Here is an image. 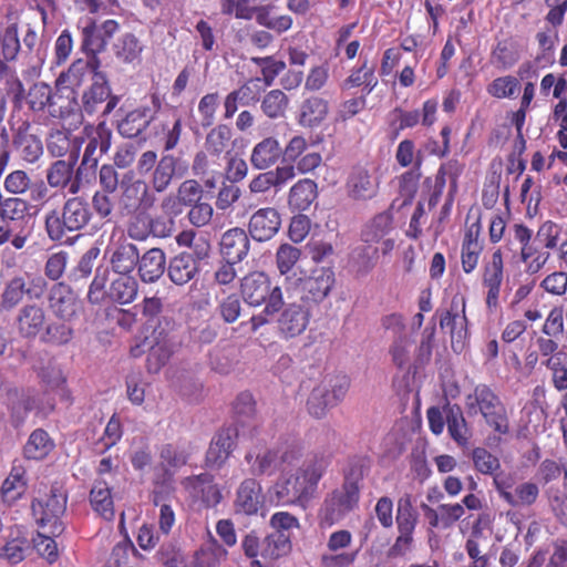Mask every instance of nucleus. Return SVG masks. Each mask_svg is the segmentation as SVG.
<instances>
[{
	"instance_id": "nucleus-24",
	"label": "nucleus",
	"mask_w": 567,
	"mask_h": 567,
	"mask_svg": "<svg viewBox=\"0 0 567 567\" xmlns=\"http://www.w3.org/2000/svg\"><path fill=\"white\" fill-rule=\"evenodd\" d=\"M265 505L261 484L256 477H246L239 483L234 508L237 514L256 515Z\"/></svg>"
},
{
	"instance_id": "nucleus-12",
	"label": "nucleus",
	"mask_w": 567,
	"mask_h": 567,
	"mask_svg": "<svg viewBox=\"0 0 567 567\" xmlns=\"http://www.w3.org/2000/svg\"><path fill=\"white\" fill-rule=\"evenodd\" d=\"M505 277L503 249L496 248L489 259H485L481 271V286L484 302L489 313H495L501 307V296Z\"/></svg>"
},
{
	"instance_id": "nucleus-26",
	"label": "nucleus",
	"mask_w": 567,
	"mask_h": 567,
	"mask_svg": "<svg viewBox=\"0 0 567 567\" xmlns=\"http://www.w3.org/2000/svg\"><path fill=\"white\" fill-rule=\"evenodd\" d=\"M482 224L477 219L465 228L461 246V264L463 272L475 271L484 251V241L481 240Z\"/></svg>"
},
{
	"instance_id": "nucleus-34",
	"label": "nucleus",
	"mask_w": 567,
	"mask_h": 567,
	"mask_svg": "<svg viewBox=\"0 0 567 567\" xmlns=\"http://www.w3.org/2000/svg\"><path fill=\"white\" fill-rule=\"evenodd\" d=\"M249 247V237L246 230L239 227L227 229L219 241L220 254L233 262H239L246 258Z\"/></svg>"
},
{
	"instance_id": "nucleus-25",
	"label": "nucleus",
	"mask_w": 567,
	"mask_h": 567,
	"mask_svg": "<svg viewBox=\"0 0 567 567\" xmlns=\"http://www.w3.org/2000/svg\"><path fill=\"white\" fill-rule=\"evenodd\" d=\"M281 217L276 207H261L252 213L248 221V234L256 241H268L280 229Z\"/></svg>"
},
{
	"instance_id": "nucleus-43",
	"label": "nucleus",
	"mask_w": 567,
	"mask_h": 567,
	"mask_svg": "<svg viewBox=\"0 0 567 567\" xmlns=\"http://www.w3.org/2000/svg\"><path fill=\"white\" fill-rule=\"evenodd\" d=\"M138 266V249L135 244L120 243L111 252V268L118 275H131Z\"/></svg>"
},
{
	"instance_id": "nucleus-3",
	"label": "nucleus",
	"mask_w": 567,
	"mask_h": 567,
	"mask_svg": "<svg viewBox=\"0 0 567 567\" xmlns=\"http://www.w3.org/2000/svg\"><path fill=\"white\" fill-rule=\"evenodd\" d=\"M514 241L520 245V261L526 272H540L550 258V250L560 247L561 226L554 220L542 223L534 236V230L524 223H514L509 228Z\"/></svg>"
},
{
	"instance_id": "nucleus-55",
	"label": "nucleus",
	"mask_w": 567,
	"mask_h": 567,
	"mask_svg": "<svg viewBox=\"0 0 567 567\" xmlns=\"http://www.w3.org/2000/svg\"><path fill=\"white\" fill-rule=\"evenodd\" d=\"M492 62L501 70H509L519 61V50L512 39L497 41L491 51Z\"/></svg>"
},
{
	"instance_id": "nucleus-47",
	"label": "nucleus",
	"mask_w": 567,
	"mask_h": 567,
	"mask_svg": "<svg viewBox=\"0 0 567 567\" xmlns=\"http://www.w3.org/2000/svg\"><path fill=\"white\" fill-rule=\"evenodd\" d=\"M54 447V440L49 436L48 431L37 429L32 431L28 441L22 447V454L30 461H42Z\"/></svg>"
},
{
	"instance_id": "nucleus-22",
	"label": "nucleus",
	"mask_w": 567,
	"mask_h": 567,
	"mask_svg": "<svg viewBox=\"0 0 567 567\" xmlns=\"http://www.w3.org/2000/svg\"><path fill=\"white\" fill-rule=\"evenodd\" d=\"M311 312L305 303L290 302L285 306L278 318V332L286 339L302 334L310 324Z\"/></svg>"
},
{
	"instance_id": "nucleus-36",
	"label": "nucleus",
	"mask_w": 567,
	"mask_h": 567,
	"mask_svg": "<svg viewBox=\"0 0 567 567\" xmlns=\"http://www.w3.org/2000/svg\"><path fill=\"white\" fill-rule=\"evenodd\" d=\"M154 121V114L148 106H138L131 110L117 123V132L126 138L140 137Z\"/></svg>"
},
{
	"instance_id": "nucleus-59",
	"label": "nucleus",
	"mask_w": 567,
	"mask_h": 567,
	"mask_svg": "<svg viewBox=\"0 0 567 567\" xmlns=\"http://www.w3.org/2000/svg\"><path fill=\"white\" fill-rule=\"evenodd\" d=\"M420 110H405L400 106L394 107L388 114V122L393 131V136H400L401 131L408 127H414L420 123Z\"/></svg>"
},
{
	"instance_id": "nucleus-10",
	"label": "nucleus",
	"mask_w": 567,
	"mask_h": 567,
	"mask_svg": "<svg viewBox=\"0 0 567 567\" xmlns=\"http://www.w3.org/2000/svg\"><path fill=\"white\" fill-rule=\"evenodd\" d=\"M396 527L399 535L388 550L389 557H404L413 547V533L419 523V513L413 506V496L410 493L403 494L398 498Z\"/></svg>"
},
{
	"instance_id": "nucleus-21",
	"label": "nucleus",
	"mask_w": 567,
	"mask_h": 567,
	"mask_svg": "<svg viewBox=\"0 0 567 567\" xmlns=\"http://www.w3.org/2000/svg\"><path fill=\"white\" fill-rule=\"evenodd\" d=\"M379 181L369 168L354 166L349 171L344 189L349 199L364 202L372 199L379 193Z\"/></svg>"
},
{
	"instance_id": "nucleus-23",
	"label": "nucleus",
	"mask_w": 567,
	"mask_h": 567,
	"mask_svg": "<svg viewBox=\"0 0 567 567\" xmlns=\"http://www.w3.org/2000/svg\"><path fill=\"white\" fill-rule=\"evenodd\" d=\"M47 324V312L41 305L27 303L18 310L14 328L23 340H35Z\"/></svg>"
},
{
	"instance_id": "nucleus-41",
	"label": "nucleus",
	"mask_w": 567,
	"mask_h": 567,
	"mask_svg": "<svg viewBox=\"0 0 567 567\" xmlns=\"http://www.w3.org/2000/svg\"><path fill=\"white\" fill-rule=\"evenodd\" d=\"M281 154L282 148L277 138L266 137L254 146L250 154V163L256 169H268L278 162Z\"/></svg>"
},
{
	"instance_id": "nucleus-15",
	"label": "nucleus",
	"mask_w": 567,
	"mask_h": 567,
	"mask_svg": "<svg viewBox=\"0 0 567 567\" xmlns=\"http://www.w3.org/2000/svg\"><path fill=\"white\" fill-rule=\"evenodd\" d=\"M118 104L117 95H112L105 73H97L92 85L82 94L81 110L86 115L101 111L103 116L111 114Z\"/></svg>"
},
{
	"instance_id": "nucleus-6",
	"label": "nucleus",
	"mask_w": 567,
	"mask_h": 567,
	"mask_svg": "<svg viewBox=\"0 0 567 567\" xmlns=\"http://www.w3.org/2000/svg\"><path fill=\"white\" fill-rule=\"evenodd\" d=\"M464 405L470 416L481 415L494 432L509 433L508 411L491 385L476 384L465 396Z\"/></svg>"
},
{
	"instance_id": "nucleus-42",
	"label": "nucleus",
	"mask_w": 567,
	"mask_h": 567,
	"mask_svg": "<svg viewBox=\"0 0 567 567\" xmlns=\"http://www.w3.org/2000/svg\"><path fill=\"white\" fill-rule=\"evenodd\" d=\"M233 131L227 124H217L209 131L205 138V148L208 150L210 158L220 163L223 155L231 153Z\"/></svg>"
},
{
	"instance_id": "nucleus-64",
	"label": "nucleus",
	"mask_w": 567,
	"mask_h": 567,
	"mask_svg": "<svg viewBox=\"0 0 567 567\" xmlns=\"http://www.w3.org/2000/svg\"><path fill=\"white\" fill-rule=\"evenodd\" d=\"M255 18L259 25L271 29L278 34L289 31L292 25L290 16H271L267 8L257 9Z\"/></svg>"
},
{
	"instance_id": "nucleus-18",
	"label": "nucleus",
	"mask_w": 567,
	"mask_h": 567,
	"mask_svg": "<svg viewBox=\"0 0 567 567\" xmlns=\"http://www.w3.org/2000/svg\"><path fill=\"white\" fill-rule=\"evenodd\" d=\"M120 23L115 19H105L97 24L94 18H86L81 27V49L84 52H103L115 34L120 32Z\"/></svg>"
},
{
	"instance_id": "nucleus-54",
	"label": "nucleus",
	"mask_w": 567,
	"mask_h": 567,
	"mask_svg": "<svg viewBox=\"0 0 567 567\" xmlns=\"http://www.w3.org/2000/svg\"><path fill=\"white\" fill-rule=\"evenodd\" d=\"M2 83L6 85L7 94L11 97L13 110L21 109L24 99L23 82L6 61L0 60V84Z\"/></svg>"
},
{
	"instance_id": "nucleus-13",
	"label": "nucleus",
	"mask_w": 567,
	"mask_h": 567,
	"mask_svg": "<svg viewBox=\"0 0 567 567\" xmlns=\"http://www.w3.org/2000/svg\"><path fill=\"white\" fill-rule=\"evenodd\" d=\"M68 496L60 489H51L44 498L32 501L31 511L34 515L38 526L41 528L50 527V534L61 535L63 525L61 516L66 512Z\"/></svg>"
},
{
	"instance_id": "nucleus-9",
	"label": "nucleus",
	"mask_w": 567,
	"mask_h": 567,
	"mask_svg": "<svg viewBox=\"0 0 567 567\" xmlns=\"http://www.w3.org/2000/svg\"><path fill=\"white\" fill-rule=\"evenodd\" d=\"M360 493L359 478L346 476L340 488L326 495L323 504L319 509L321 520L329 526L341 520L346 514H349L358 506Z\"/></svg>"
},
{
	"instance_id": "nucleus-30",
	"label": "nucleus",
	"mask_w": 567,
	"mask_h": 567,
	"mask_svg": "<svg viewBox=\"0 0 567 567\" xmlns=\"http://www.w3.org/2000/svg\"><path fill=\"white\" fill-rule=\"evenodd\" d=\"M49 307L56 318L68 321L79 310V301L72 288L65 282L52 285L48 296Z\"/></svg>"
},
{
	"instance_id": "nucleus-63",
	"label": "nucleus",
	"mask_w": 567,
	"mask_h": 567,
	"mask_svg": "<svg viewBox=\"0 0 567 567\" xmlns=\"http://www.w3.org/2000/svg\"><path fill=\"white\" fill-rule=\"evenodd\" d=\"M250 61L258 65L260 69L261 78L260 81L265 84V86H271L281 72L286 69L285 61L276 60L272 55L266 56H251Z\"/></svg>"
},
{
	"instance_id": "nucleus-16",
	"label": "nucleus",
	"mask_w": 567,
	"mask_h": 567,
	"mask_svg": "<svg viewBox=\"0 0 567 567\" xmlns=\"http://www.w3.org/2000/svg\"><path fill=\"white\" fill-rule=\"evenodd\" d=\"M120 189L118 205L125 215L154 205V197L148 185L144 181L136 179L132 171L123 175Z\"/></svg>"
},
{
	"instance_id": "nucleus-56",
	"label": "nucleus",
	"mask_w": 567,
	"mask_h": 567,
	"mask_svg": "<svg viewBox=\"0 0 567 567\" xmlns=\"http://www.w3.org/2000/svg\"><path fill=\"white\" fill-rule=\"evenodd\" d=\"M25 295H30V288H27L23 276H16L6 284L2 290L0 308L6 311L14 309Z\"/></svg>"
},
{
	"instance_id": "nucleus-29",
	"label": "nucleus",
	"mask_w": 567,
	"mask_h": 567,
	"mask_svg": "<svg viewBox=\"0 0 567 567\" xmlns=\"http://www.w3.org/2000/svg\"><path fill=\"white\" fill-rule=\"evenodd\" d=\"M183 485L190 496L200 499L205 507H215L221 502L219 485L215 483V476L209 473L188 476Z\"/></svg>"
},
{
	"instance_id": "nucleus-35",
	"label": "nucleus",
	"mask_w": 567,
	"mask_h": 567,
	"mask_svg": "<svg viewBox=\"0 0 567 567\" xmlns=\"http://www.w3.org/2000/svg\"><path fill=\"white\" fill-rule=\"evenodd\" d=\"M6 403L12 416L23 420L30 411L40 410V400L37 390L28 388L19 390L17 386L6 391Z\"/></svg>"
},
{
	"instance_id": "nucleus-60",
	"label": "nucleus",
	"mask_w": 567,
	"mask_h": 567,
	"mask_svg": "<svg viewBox=\"0 0 567 567\" xmlns=\"http://www.w3.org/2000/svg\"><path fill=\"white\" fill-rule=\"evenodd\" d=\"M288 104L289 99L284 91H280V89H271V91L266 93L262 97L260 109L266 116L278 118L285 116Z\"/></svg>"
},
{
	"instance_id": "nucleus-28",
	"label": "nucleus",
	"mask_w": 567,
	"mask_h": 567,
	"mask_svg": "<svg viewBox=\"0 0 567 567\" xmlns=\"http://www.w3.org/2000/svg\"><path fill=\"white\" fill-rule=\"evenodd\" d=\"M238 431L231 427L220 429L215 433L206 453V465L220 468L234 453L237 445Z\"/></svg>"
},
{
	"instance_id": "nucleus-48",
	"label": "nucleus",
	"mask_w": 567,
	"mask_h": 567,
	"mask_svg": "<svg viewBox=\"0 0 567 567\" xmlns=\"http://www.w3.org/2000/svg\"><path fill=\"white\" fill-rule=\"evenodd\" d=\"M76 163L78 161L73 159H58L51 163L47 168V184L59 189L66 187L70 192L75 177L74 166Z\"/></svg>"
},
{
	"instance_id": "nucleus-27",
	"label": "nucleus",
	"mask_w": 567,
	"mask_h": 567,
	"mask_svg": "<svg viewBox=\"0 0 567 567\" xmlns=\"http://www.w3.org/2000/svg\"><path fill=\"white\" fill-rule=\"evenodd\" d=\"M208 245L202 250H196L197 258L189 251H182L172 259L167 266L168 279L176 285H184L194 279L199 271L198 259L206 257Z\"/></svg>"
},
{
	"instance_id": "nucleus-58",
	"label": "nucleus",
	"mask_w": 567,
	"mask_h": 567,
	"mask_svg": "<svg viewBox=\"0 0 567 567\" xmlns=\"http://www.w3.org/2000/svg\"><path fill=\"white\" fill-rule=\"evenodd\" d=\"M151 207L140 208L130 215L127 223V235L136 241H145L152 236V215L148 213Z\"/></svg>"
},
{
	"instance_id": "nucleus-61",
	"label": "nucleus",
	"mask_w": 567,
	"mask_h": 567,
	"mask_svg": "<svg viewBox=\"0 0 567 567\" xmlns=\"http://www.w3.org/2000/svg\"><path fill=\"white\" fill-rule=\"evenodd\" d=\"M53 89L47 83L39 82L29 86V92L24 93L29 109L32 111H42L53 104Z\"/></svg>"
},
{
	"instance_id": "nucleus-53",
	"label": "nucleus",
	"mask_w": 567,
	"mask_h": 567,
	"mask_svg": "<svg viewBox=\"0 0 567 567\" xmlns=\"http://www.w3.org/2000/svg\"><path fill=\"white\" fill-rule=\"evenodd\" d=\"M176 163L177 159L172 154L162 155L159 161L156 159V166L151 178V184L156 192L161 193L167 189L176 174Z\"/></svg>"
},
{
	"instance_id": "nucleus-32",
	"label": "nucleus",
	"mask_w": 567,
	"mask_h": 567,
	"mask_svg": "<svg viewBox=\"0 0 567 567\" xmlns=\"http://www.w3.org/2000/svg\"><path fill=\"white\" fill-rule=\"evenodd\" d=\"M47 150L56 158L66 156V159L79 161L81 155V142L69 130H53L47 137Z\"/></svg>"
},
{
	"instance_id": "nucleus-20",
	"label": "nucleus",
	"mask_w": 567,
	"mask_h": 567,
	"mask_svg": "<svg viewBox=\"0 0 567 567\" xmlns=\"http://www.w3.org/2000/svg\"><path fill=\"white\" fill-rule=\"evenodd\" d=\"M2 532L3 543L0 545V559L11 566H17L27 558L30 549L27 529L22 525H11Z\"/></svg>"
},
{
	"instance_id": "nucleus-45",
	"label": "nucleus",
	"mask_w": 567,
	"mask_h": 567,
	"mask_svg": "<svg viewBox=\"0 0 567 567\" xmlns=\"http://www.w3.org/2000/svg\"><path fill=\"white\" fill-rule=\"evenodd\" d=\"M233 411L236 422L240 425H249L250 434L260 430V421L257 416L256 401L249 392H241L233 402Z\"/></svg>"
},
{
	"instance_id": "nucleus-11",
	"label": "nucleus",
	"mask_w": 567,
	"mask_h": 567,
	"mask_svg": "<svg viewBox=\"0 0 567 567\" xmlns=\"http://www.w3.org/2000/svg\"><path fill=\"white\" fill-rule=\"evenodd\" d=\"M9 130L12 133V144L21 159L30 164L37 163L43 154L42 140L32 132L30 117L22 114L21 109L11 111Z\"/></svg>"
},
{
	"instance_id": "nucleus-49",
	"label": "nucleus",
	"mask_w": 567,
	"mask_h": 567,
	"mask_svg": "<svg viewBox=\"0 0 567 567\" xmlns=\"http://www.w3.org/2000/svg\"><path fill=\"white\" fill-rule=\"evenodd\" d=\"M393 229V214L382 212L370 219L361 230L362 241L368 244L379 243Z\"/></svg>"
},
{
	"instance_id": "nucleus-17",
	"label": "nucleus",
	"mask_w": 567,
	"mask_h": 567,
	"mask_svg": "<svg viewBox=\"0 0 567 567\" xmlns=\"http://www.w3.org/2000/svg\"><path fill=\"white\" fill-rule=\"evenodd\" d=\"M30 200L23 197H2L0 202V246L9 243L16 228L21 227L30 215Z\"/></svg>"
},
{
	"instance_id": "nucleus-57",
	"label": "nucleus",
	"mask_w": 567,
	"mask_h": 567,
	"mask_svg": "<svg viewBox=\"0 0 567 567\" xmlns=\"http://www.w3.org/2000/svg\"><path fill=\"white\" fill-rule=\"evenodd\" d=\"M394 158L402 168H422L424 154L413 140L404 138L398 144Z\"/></svg>"
},
{
	"instance_id": "nucleus-46",
	"label": "nucleus",
	"mask_w": 567,
	"mask_h": 567,
	"mask_svg": "<svg viewBox=\"0 0 567 567\" xmlns=\"http://www.w3.org/2000/svg\"><path fill=\"white\" fill-rule=\"evenodd\" d=\"M318 198V184L311 179H301L292 185L289 196V207L297 212H306Z\"/></svg>"
},
{
	"instance_id": "nucleus-5",
	"label": "nucleus",
	"mask_w": 567,
	"mask_h": 567,
	"mask_svg": "<svg viewBox=\"0 0 567 567\" xmlns=\"http://www.w3.org/2000/svg\"><path fill=\"white\" fill-rule=\"evenodd\" d=\"M93 212L85 198L74 196L68 198L61 212L50 210L44 218L47 236L56 243H68V234L87 227Z\"/></svg>"
},
{
	"instance_id": "nucleus-31",
	"label": "nucleus",
	"mask_w": 567,
	"mask_h": 567,
	"mask_svg": "<svg viewBox=\"0 0 567 567\" xmlns=\"http://www.w3.org/2000/svg\"><path fill=\"white\" fill-rule=\"evenodd\" d=\"M295 177V167L292 165L278 166L254 176L248 184V189L250 193H267L272 187L276 190H280L284 185L291 182Z\"/></svg>"
},
{
	"instance_id": "nucleus-19",
	"label": "nucleus",
	"mask_w": 567,
	"mask_h": 567,
	"mask_svg": "<svg viewBox=\"0 0 567 567\" xmlns=\"http://www.w3.org/2000/svg\"><path fill=\"white\" fill-rule=\"evenodd\" d=\"M439 326L442 331L451 334V340L465 339L468 333L466 317V300L464 296L455 295L447 308L436 310Z\"/></svg>"
},
{
	"instance_id": "nucleus-62",
	"label": "nucleus",
	"mask_w": 567,
	"mask_h": 567,
	"mask_svg": "<svg viewBox=\"0 0 567 567\" xmlns=\"http://www.w3.org/2000/svg\"><path fill=\"white\" fill-rule=\"evenodd\" d=\"M520 82L513 75L498 76L486 86V92L497 100L513 99L519 92Z\"/></svg>"
},
{
	"instance_id": "nucleus-40",
	"label": "nucleus",
	"mask_w": 567,
	"mask_h": 567,
	"mask_svg": "<svg viewBox=\"0 0 567 567\" xmlns=\"http://www.w3.org/2000/svg\"><path fill=\"white\" fill-rule=\"evenodd\" d=\"M328 114L329 102L318 95H311L302 101L297 122L305 127H316L324 122Z\"/></svg>"
},
{
	"instance_id": "nucleus-37",
	"label": "nucleus",
	"mask_w": 567,
	"mask_h": 567,
	"mask_svg": "<svg viewBox=\"0 0 567 567\" xmlns=\"http://www.w3.org/2000/svg\"><path fill=\"white\" fill-rule=\"evenodd\" d=\"M144 49V42L133 32L118 34L111 44V50L114 56L118 62L125 64H132L141 61Z\"/></svg>"
},
{
	"instance_id": "nucleus-2",
	"label": "nucleus",
	"mask_w": 567,
	"mask_h": 567,
	"mask_svg": "<svg viewBox=\"0 0 567 567\" xmlns=\"http://www.w3.org/2000/svg\"><path fill=\"white\" fill-rule=\"evenodd\" d=\"M259 431L250 434V444L246 449L245 461L250 474L272 476L276 472L297 466L305 455V445L300 439L285 436L274 447L258 437Z\"/></svg>"
},
{
	"instance_id": "nucleus-50",
	"label": "nucleus",
	"mask_w": 567,
	"mask_h": 567,
	"mask_svg": "<svg viewBox=\"0 0 567 567\" xmlns=\"http://www.w3.org/2000/svg\"><path fill=\"white\" fill-rule=\"evenodd\" d=\"M290 550V536L274 530L262 539L260 555L264 559L275 560L285 557Z\"/></svg>"
},
{
	"instance_id": "nucleus-8",
	"label": "nucleus",
	"mask_w": 567,
	"mask_h": 567,
	"mask_svg": "<svg viewBox=\"0 0 567 567\" xmlns=\"http://www.w3.org/2000/svg\"><path fill=\"white\" fill-rule=\"evenodd\" d=\"M240 296L249 306L266 305V313H277L285 305L282 290L274 287L266 272L252 271L240 280Z\"/></svg>"
},
{
	"instance_id": "nucleus-44",
	"label": "nucleus",
	"mask_w": 567,
	"mask_h": 567,
	"mask_svg": "<svg viewBox=\"0 0 567 567\" xmlns=\"http://www.w3.org/2000/svg\"><path fill=\"white\" fill-rule=\"evenodd\" d=\"M379 80L375 76V65L363 61L360 68L352 69L341 84L342 90L362 86V94L369 95L378 86Z\"/></svg>"
},
{
	"instance_id": "nucleus-7",
	"label": "nucleus",
	"mask_w": 567,
	"mask_h": 567,
	"mask_svg": "<svg viewBox=\"0 0 567 567\" xmlns=\"http://www.w3.org/2000/svg\"><path fill=\"white\" fill-rule=\"evenodd\" d=\"M334 284L336 274L331 267H317L307 276H287L284 287L288 295L299 298L311 312L312 307L322 303L329 297Z\"/></svg>"
},
{
	"instance_id": "nucleus-33",
	"label": "nucleus",
	"mask_w": 567,
	"mask_h": 567,
	"mask_svg": "<svg viewBox=\"0 0 567 567\" xmlns=\"http://www.w3.org/2000/svg\"><path fill=\"white\" fill-rule=\"evenodd\" d=\"M444 416L451 439L457 446L467 447L471 444L472 431L461 406L457 403L446 402L444 405Z\"/></svg>"
},
{
	"instance_id": "nucleus-38",
	"label": "nucleus",
	"mask_w": 567,
	"mask_h": 567,
	"mask_svg": "<svg viewBox=\"0 0 567 567\" xmlns=\"http://www.w3.org/2000/svg\"><path fill=\"white\" fill-rule=\"evenodd\" d=\"M27 489V468L22 465V463L14 462L9 471V474L2 482L0 489L2 501L9 505L14 504V502L23 497Z\"/></svg>"
},
{
	"instance_id": "nucleus-1",
	"label": "nucleus",
	"mask_w": 567,
	"mask_h": 567,
	"mask_svg": "<svg viewBox=\"0 0 567 567\" xmlns=\"http://www.w3.org/2000/svg\"><path fill=\"white\" fill-rule=\"evenodd\" d=\"M330 465L329 456L312 454L296 471L280 470L274 484L275 497L279 505L306 508L318 494V485Z\"/></svg>"
},
{
	"instance_id": "nucleus-14",
	"label": "nucleus",
	"mask_w": 567,
	"mask_h": 567,
	"mask_svg": "<svg viewBox=\"0 0 567 567\" xmlns=\"http://www.w3.org/2000/svg\"><path fill=\"white\" fill-rule=\"evenodd\" d=\"M463 166L457 159H450L441 164L439 167L436 175L434 176V181L432 177H426L425 185L430 186L431 194L429 197V207L433 208L440 204V198L442 197L446 182L449 181L451 184L449 198L444 203L442 207V214L449 215L452 209V204L454 199V195L457 192V178L462 174Z\"/></svg>"
},
{
	"instance_id": "nucleus-51",
	"label": "nucleus",
	"mask_w": 567,
	"mask_h": 567,
	"mask_svg": "<svg viewBox=\"0 0 567 567\" xmlns=\"http://www.w3.org/2000/svg\"><path fill=\"white\" fill-rule=\"evenodd\" d=\"M138 295V281L132 275H120L111 281L110 298L117 303H131Z\"/></svg>"
},
{
	"instance_id": "nucleus-39",
	"label": "nucleus",
	"mask_w": 567,
	"mask_h": 567,
	"mask_svg": "<svg viewBox=\"0 0 567 567\" xmlns=\"http://www.w3.org/2000/svg\"><path fill=\"white\" fill-rule=\"evenodd\" d=\"M166 268V256L163 249L152 248L140 257L137 271L144 282H156L162 278Z\"/></svg>"
},
{
	"instance_id": "nucleus-52",
	"label": "nucleus",
	"mask_w": 567,
	"mask_h": 567,
	"mask_svg": "<svg viewBox=\"0 0 567 567\" xmlns=\"http://www.w3.org/2000/svg\"><path fill=\"white\" fill-rule=\"evenodd\" d=\"M90 501L94 512L106 520L114 517L112 492L105 482H95L91 488Z\"/></svg>"
},
{
	"instance_id": "nucleus-4",
	"label": "nucleus",
	"mask_w": 567,
	"mask_h": 567,
	"mask_svg": "<svg viewBox=\"0 0 567 567\" xmlns=\"http://www.w3.org/2000/svg\"><path fill=\"white\" fill-rule=\"evenodd\" d=\"M79 141L81 146L86 144L80 166L75 169L74 182L70 187L71 194L81 190L83 182H90L95 176L99 162L112 146V131L105 121L99 124H85L80 132Z\"/></svg>"
}]
</instances>
